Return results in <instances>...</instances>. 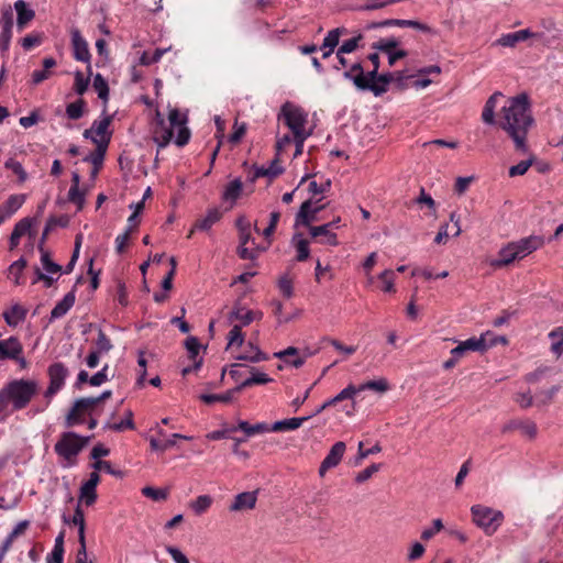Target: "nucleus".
I'll return each mask as SVG.
<instances>
[{"label": "nucleus", "instance_id": "obj_6", "mask_svg": "<svg viewBox=\"0 0 563 563\" xmlns=\"http://www.w3.org/2000/svg\"><path fill=\"white\" fill-rule=\"evenodd\" d=\"M47 375L49 384L44 391V397L51 401V399L64 387L65 380L68 376L67 367L60 363H53L47 368Z\"/></svg>", "mask_w": 563, "mask_h": 563}, {"label": "nucleus", "instance_id": "obj_56", "mask_svg": "<svg viewBox=\"0 0 563 563\" xmlns=\"http://www.w3.org/2000/svg\"><path fill=\"white\" fill-rule=\"evenodd\" d=\"M378 278L383 283V290L385 292H394V282H395V273L391 269H385L383 273L379 274Z\"/></svg>", "mask_w": 563, "mask_h": 563}, {"label": "nucleus", "instance_id": "obj_16", "mask_svg": "<svg viewBox=\"0 0 563 563\" xmlns=\"http://www.w3.org/2000/svg\"><path fill=\"white\" fill-rule=\"evenodd\" d=\"M394 78L395 74L384 73L378 75L377 80H367L366 82H363L360 78L357 84L364 87V90H369L375 96H382L388 90V86L394 80Z\"/></svg>", "mask_w": 563, "mask_h": 563}, {"label": "nucleus", "instance_id": "obj_27", "mask_svg": "<svg viewBox=\"0 0 563 563\" xmlns=\"http://www.w3.org/2000/svg\"><path fill=\"white\" fill-rule=\"evenodd\" d=\"M31 227L32 219L30 218H24L15 223L9 240L10 250H13L19 245L20 239L31 230Z\"/></svg>", "mask_w": 563, "mask_h": 563}, {"label": "nucleus", "instance_id": "obj_5", "mask_svg": "<svg viewBox=\"0 0 563 563\" xmlns=\"http://www.w3.org/2000/svg\"><path fill=\"white\" fill-rule=\"evenodd\" d=\"M472 520L486 536H493L504 521V514L483 505L471 507Z\"/></svg>", "mask_w": 563, "mask_h": 563}, {"label": "nucleus", "instance_id": "obj_13", "mask_svg": "<svg viewBox=\"0 0 563 563\" xmlns=\"http://www.w3.org/2000/svg\"><path fill=\"white\" fill-rule=\"evenodd\" d=\"M519 260L525 258L532 252L537 251L544 244L542 236L530 235L528 238L520 239L517 242H510Z\"/></svg>", "mask_w": 563, "mask_h": 563}, {"label": "nucleus", "instance_id": "obj_47", "mask_svg": "<svg viewBox=\"0 0 563 563\" xmlns=\"http://www.w3.org/2000/svg\"><path fill=\"white\" fill-rule=\"evenodd\" d=\"M97 500V492L96 487L89 486L87 484H82L80 487V495H79V501L80 505L81 501H84L87 506H91Z\"/></svg>", "mask_w": 563, "mask_h": 563}, {"label": "nucleus", "instance_id": "obj_59", "mask_svg": "<svg viewBox=\"0 0 563 563\" xmlns=\"http://www.w3.org/2000/svg\"><path fill=\"white\" fill-rule=\"evenodd\" d=\"M361 40L362 35L358 34L357 36L344 41L338 49V55H344L354 52L357 48L358 42Z\"/></svg>", "mask_w": 563, "mask_h": 563}, {"label": "nucleus", "instance_id": "obj_39", "mask_svg": "<svg viewBox=\"0 0 563 563\" xmlns=\"http://www.w3.org/2000/svg\"><path fill=\"white\" fill-rule=\"evenodd\" d=\"M213 499L211 496L200 495L190 501L189 507L197 516H201L211 507Z\"/></svg>", "mask_w": 563, "mask_h": 563}, {"label": "nucleus", "instance_id": "obj_26", "mask_svg": "<svg viewBox=\"0 0 563 563\" xmlns=\"http://www.w3.org/2000/svg\"><path fill=\"white\" fill-rule=\"evenodd\" d=\"M516 260H519V257L516 254V251L514 250L511 243H508L498 252V258L493 260L490 262V265L495 268H501L510 265Z\"/></svg>", "mask_w": 563, "mask_h": 563}, {"label": "nucleus", "instance_id": "obj_35", "mask_svg": "<svg viewBox=\"0 0 563 563\" xmlns=\"http://www.w3.org/2000/svg\"><path fill=\"white\" fill-rule=\"evenodd\" d=\"M255 368H252V376L243 380L235 387V390L242 391L244 388L250 387L252 385H264L272 382V378L268 377L267 374L261 372H254Z\"/></svg>", "mask_w": 563, "mask_h": 563}, {"label": "nucleus", "instance_id": "obj_53", "mask_svg": "<svg viewBox=\"0 0 563 563\" xmlns=\"http://www.w3.org/2000/svg\"><path fill=\"white\" fill-rule=\"evenodd\" d=\"M533 162H534V156L530 155V157L528 159L521 161L517 165L511 166L508 172L509 176L515 177V176L525 175L528 172L529 167L533 165Z\"/></svg>", "mask_w": 563, "mask_h": 563}, {"label": "nucleus", "instance_id": "obj_14", "mask_svg": "<svg viewBox=\"0 0 563 563\" xmlns=\"http://www.w3.org/2000/svg\"><path fill=\"white\" fill-rule=\"evenodd\" d=\"M71 46L73 55L76 60L88 64L90 63L91 55L88 48V43L81 36V33L78 29L71 30Z\"/></svg>", "mask_w": 563, "mask_h": 563}, {"label": "nucleus", "instance_id": "obj_63", "mask_svg": "<svg viewBox=\"0 0 563 563\" xmlns=\"http://www.w3.org/2000/svg\"><path fill=\"white\" fill-rule=\"evenodd\" d=\"M379 468H380L379 464H372V465L367 466L366 468H364L363 471L357 473V475L355 477V482L358 484H362V483L368 481L375 473H377L379 471Z\"/></svg>", "mask_w": 563, "mask_h": 563}, {"label": "nucleus", "instance_id": "obj_7", "mask_svg": "<svg viewBox=\"0 0 563 563\" xmlns=\"http://www.w3.org/2000/svg\"><path fill=\"white\" fill-rule=\"evenodd\" d=\"M90 402L85 397L76 399L65 417L64 426L73 428L85 423L87 421L86 417L91 416V412H93Z\"/></svg>", "mask_w": 563, "mask_h": 563}, {"label": "nucleus", "instance_id": "obj_25", "mask_svg": "<svg viewBox=\"0 0 563 563\" xmlns=\"http://www.w3.org/2000/svg\"><path fill=\"white\" fill-rule=\"evenodd\" d=\"M76 296L75 291L71 290L64 296V298L56 303L51 311V321L64 317L75 305Z\"/></svg>", "mask_w": 563, "mask_h": 563}, {"label": "nucleus", "instance_id": "obj_60", "mask_svg": "<svg viewBox=\"0 0 563 563\" xmlns=\"http://www.w3.org/2000/svg\"><path fill=\"white\" fill-rule=\"evenodd\" d=\"M295 246L297 251L296 260L298 262L306 261L310 254L309 242L305 239H298Z\"/></svg>", "mask_w": 563, "mask_h": 563}, {"label": "nucleus", "instance_id": "obj_20", "mask_svg": "<svg viewBox=\"0 0 563 563\" xmlns=\"http://www.w3.org/2000/svg\"><path fill=\"white\" fill-rule=\"evenodd\" d=\"M14 9L18 14V18H16L18 30L22 31L34 19L35 12L33 9L27 7V4L24 0L15 1Z\"/></svg>", "mask_w": 563, "mask_h": 563}, {"label": "nucleus", "instance_id": "obj_11", "mask_svg": "<svg viewBox=\"0 0 563 563\" xmlns=\"http://www.w3.org/2000/svg\"><path fill=\"white\" fill-rule=\"evenodd\" d=\"M386 26L412 27L424 33H435L429 25L416 20L387 19L380 22H372L367 29H377Z\"/></svg>", "mask_w": 563, "mask_h": 563}, {"label": "nucleus", "instance_id": "obj_50", "mask_svg": "<svg viewBox=\"0 0 563 563\" xmlns=\"http://www.w3.org/2000/svg\"><path fill=\"white\" fill-rule=\"evenodd\" d=\"M550 339L558 338V341H553L551 345V351L556 354V356H561L563 353V328L559 327L549 333Z\"/></svg>", "mask_w": 563, "mask_h": 563}, {"label": "nucleus", "instance_id": "obj_52", "mask_svg": "<svg viewBox=\"0 0 563 563\" xmlns=\"http://www.w3.org/2000/svg\"><path fill=\"white\" fill-rule=\"evenodd\" d=\"M85 101L79 99L66 107V114L70 120H78L84 114Z\"/></svg>", "mask_w": 563, "mask_h": 563}, {"label": "nucleus", "instance_id": "obj_62", "mask_svg": "<svg viewBox=\"0 0 563 563\" xmlns=\"http://www.w3.org/2000/svg\"><path fill=\"white\" fill-rule=\"evenodd\" d=\"M68 199L70 202L77 205L80 210L85 205V192L80 191L79 187L76 188V186H70Z\"/></svg>", "mask_w": 563, "mask_h": 563}, {"label": "nucleus", "instance_id": "obj_19", "mask_svg": "<svg viewBox=\"0 0 563 563\" xmlns=\"http://www.w3.org/2000/svg\"><path fill=\"white\" fill-rule=\"evenodd\" d=\"M111 123V117H104L100 121H95L92 126L84 132L86 139H91L96 144L101 143L110 134H107V130Z\"/></svg>", "mask_w": 563, "mask_h": 563}, {"label": "nucleus", "instance_id": "obj_4", "mask_svg": "<svg viewBox=\"0 0 563 563\" xmlns=\"http://www.w3.org/2000/svg\"><path fill=\"white\" fill-rule=\"evenodd\" d=\"M90 439L91 437H81L73 431L64 432L55 443L54 450L56 454L67 461L69 465H74L77 455L88 444Z\"/></svg>", "mask_w": 563, "mask_h": 563}, {"label": "nucleus", "instance_id": "obj_41", "mask_svg": "<svg viewBox=\"0 0 563 563\" xmlns=\"http://www.w3.org/2000/svg\"><path fill=\"white\" fill-rule=\"evenodd\" d=\"M64 522L66 523H73L75 526L78 527V539H84L85 538V516H84V511L81 510L80 508V505L77 504V507L75 509V512H74V516L70 520H68L65 516H64Z\"/></svg>", "mask_w": 563, "mask_h": 563}, {"label": "nucleus", "instance_id": "obj_61", "mask_svg": "<svg viewBox=\"0 0 563 563\" xmlns=\"http://www.w3.org/2000/svg\"><path fill=\"white\" fill-rule=\"evenodd\" d=\"M168 121L170 124V128H180L186 125L187 123V115L183 114L178 111V109H172L168 114Z\"/></svg>", "mask_w": 563, "mask_h": 563}, {"label": "nucleus", "instance_id": "obj_32", "mask_svg": "<svg viewBox=\"0 0 563 563\" xmlns=\"http://www.w3.org/2000/svg\"><path fill=\"white\" fill-rule=\"evenodd\" d=\"M236 360L247 361L251 363H258L261 361H266L268 356L260 350L258 346L254 345L252 342H249V349L244 353L236 355Z\"/></svg>", "mask_w": 563, "mask_h": 563}, {"label": "nucleus", "instance_id": "obj_24", "mask_svg": "<svg viewBox=\"0 0 563 563\" xmlns=\"http://www.w3.org/2000/svg\"><path fill=\"white\" fill-rule=\"evenodd\" d=\"M27 310L20 303H14L9 310L3 311L2 317L9 327H16L26 318Z\"/></svg>", "mask_w": 563, "mask_h": 563}, {"label": "nucleus", "instance_id": "obj_33", "mask_svg": "<svg viewBox=\"0 0 563 563\" xmlns=\"http://www.w3.org/2000/svg\"><path fill=\"white\" fill-rule=\"evenodd\" d=\"M103 429L112 430L115 432H122L126 429L134 430L135 424L133 421V412L131 410H128L125 412V418H122V420L119 422H110V421L106 422V424L103 426Z\"/></svg>", "mask_w": 563, "mask_h": 563}, {"label": "nucleus", "instance_id": "obj_29", "mask_svg": "<svg viewBox=\"0 0 563 563\" xmlns=\"http://www.w3.org/2000/svg\"><path fill=\"white\" fill-rule=\"evenodd\" d=\"M255 319V312L252 310H245L240 306V303H235L232 311L229 314V320H239L241 321V325H249Z\"/></svg>", "mask_w": 563, "mask_h": 563}, {"label": "nucleus", "instance_id": "obj_1", "mask_svg": "<svg viewBox=\"0 0 563 563\" xmlns=\"http://www.w3.org/2000/svg\"><path fill=\"white\" fill-rule=\"evenodd\" d=\"M534 124L529 98L526 93L509 98L501 109L499 128L512 140L516 151L528 153L527 136Z\"/></svg>", "mask_w": 563, "mask_h": 563}, {"label": "nucleus", "instance_id": "obj_46", "mask_svg": "<svg viewBox=\"0 0 563 563\" xmlns=\"http://www.w3.org/2000/svg\"><path fill=\"white\" fill-rule=\"evenodd\" d=\"M93 88L98 93V97L104 102L109 99V86L107 80L101 74H97L93 78Z\"/></svg>", "mask_w": 563, "mask_h": 563}, {"label": "nucleus", "instance_id": "obj_10", "mask_svg": "<svg viewBox=\"0 0 563 563\" xmlns=\"http://www.w3.org/2000/svg\"><path fill=\"white\" fill-rule=\"evenodd\" d=\"M532 37H540L539 34L532 32L530 29L519 30L512 33L501 34L494 43L493 46L510 47L514 48L518 43L525 42Z\"/></svg>", "mask_w": 563, "mask_h": 563}, {"label": "nucleus", "instance_id": "obj_48", "mask_svg": "<svg viewBox=\"0 0 563 563\" xmlns=\"http://www.w3.org/2000/svg\"><path fill=\"white\" fill-rule=\"evenodd\" d=\"M142 494L154 501L166 500L168 497V490L166 488H155L152 486L142 488Z\"/></svg>", "mask_w": 563, "mask_h": 563}, {"label": "nucleus", "instance_id": "obj_17", "mask_svg": "<svg viewBox=\"0 0 563 563\" xmlns=\"http://www.w3.org/2000/svg\"><path fill=\"white\" fill-rule=\"evenodd\" d=\"M256 501V492H243L234 496L232 504L229 506V510L231 512L252 510L255 508Z\"/></svg>", "mask_w": 563, "mask_h": 563}, {"label": "nucleus", "instance_id": "obj_3", "mask_svg": "<svg viewBox=\"0 0 563 563\" xmlns=\"http://www.w3.org/2000/svg\"><path fill=\"white\" fill-rule=\"evenodd\" d=\"M277 119L291 131L294 136L311 135V131L306 129L308 123L307 112L289 101L282 106Z\"/></svg>", "mask_w": 563, "mask_h": 563}, {"label": "nucleus", "instance_id": "obj_2", "mask_svg": "<svg viewBox=\"0 0 563 563\" xmlns=\"http://www.w3.org/2000/svg\"><path fill=\"white\" fill-rule=\"evenodd\" d=\"M38 383L35 379H12L0 389V412L12 407L19 411L29 406L38 393Z\"/></svg>", "mask_w": 563, "mask_h": 563}, {"label": "nucleus", "instance_id": "obj_44", "mask_svg": "<svg viewBox=\"0 0 563 563\" xmlns=\"http://www.w3.org/2000/svg\"><path fill=\"white\" fill-rule=\"evenodd\" d=\"M344 32L345 30L340 27L329 31L327 36L323 38L320 49H334L339 45L341 34Z\"/></svg>", "mask_w": 563, "mask_h": 563}, {"label": "nucleus", "instance_id": "obj_45", "mask_svg": "<svg viewBox=\"0 0 563 563\" xmlns=\"http://www.w3.org/2000/svg\"><path fill=\"white\" fill-rule=\"evenodd\" d=\"M26 267V260L21 257L18 261L13 262L9 266V277H13V282L15 285H21V276L23 273V269Z\"/></svg>", "mask_w": 563, "mask_h": 563}, {"label": "nucleus", "instance_id": "obj_9", "mask_svg": "<svg viewBox=\"0 0 563 563\" xmlns=\"http://www.w3.org/2000/svg\"><path fill=\"white\" fill-rule=\"evenodd\" d=\"M514 431H520L522 435L532 440L538 434L537 424L529 419H512L506 422L501 428V433L507 434Z\"/></svg>", "mask_w": 563, "mask_h": 563}, {"label": "nucleus", "instance_id": "obj_58", "mask_svg": "<svg viewBox=\"0 0 563 563\" xmlns=\"http://www.w3.org/2000/svg\"><path fill=\"white\" fill-rule=\"evenodd\" d=\"M173 137V129L162 126L159 130L155 131L154 140L158 144L159 147H165Z\"/></svg>", "mask_w": 563, "mask_h": 563}, {"label": "nucleus", "instance_id": "obj_37", "mask_svg": "<svg viewBox=\"0 0 563 563\" xmlns=\"http://www.w3.org/2000/svg\"><path fill=\"white\" fill-rule=\"evenodd\" d=\"M243 189V184L240 178H235L234 180L230 181L223 194L222 199L225 201L235 202L236 199L241 196Z\"/></svg>", "mask_w": 563, "mask_h": 563}, {"label": "nucleus", "instance_id": "obj_34", "mask_svg": "<svg viewBox=\"0 0 563 563\" xmlns=\"http://www.w3.org/2000/svg\"><path fill=\"white\" fill-rule=\"evenodd\" d=\"M343 77L352 80L357 89L364 90V87L357 84L360 78L363 82L367 81V77L365 76L364 68L361 63L353 64L349 70L343 73Z\"/></svg>", "mask_w": 563, "mask_h": 563}, {"label": "nucleus", "instance_id": "obj_21", "mask_svg": "<svg viewBox=\"0 0 563 563\" xmlns=\"http://www.w3.org/2000/svg\"><path fill=\"white\" fill-rule=\"evenodd\" d=\"M222 217V212L219 210V208H210L207 211V214L197 220V222L194 225V229L189 232L188 238H191L194 230H201V231H208L211 229L213 224H216Z\"/></svg>", "mask_w": 563, "mask_h": 563}, {"label": "nucleus", "instance_id": "obj_23", "mask_svg": "<svg viewBox=\"0 0 563 563\" xmlns=\"http://www.w3.org/2000/svg\"><path fill=\"white\" fill-rule=\"evenodd\" d=\"M26 196L24 194L11 195L1 206L0 213L5 218L14 214L25 202Z\"/></svg>", "mask_w": 563, "mask_h": 563}, {"label": "nucleus", "instance_id": "obj_57", "mask_svg": "<svg viewBox=\"0 0 563 563\" xmlns=\"http://www.w3.org/2000/svg\"><path fill=\"white\" fill-rule=\"evenodd\" d=\"M4 167L11 169L15 175H18L20 183H24L26 180L27 174L20 162L10 158L4 163Z\"/></svg>", "mask_w": 563, "mask_h": 563}, {"label": "nucleus", "instance_id": "obj_64", "mask_svg": "<svg viewBox=\"0 0 563 563\" xmlns=\"http://www.w3.org/2000/svg\"><path fill=\"white\" fill-rule=\"evenodd\" d=\"M278 288L280 292L286 297L290 298L294 295V287H292V280L287 276H282L278 279Z\"/></svg>", "mask_w": 563, "mask_h": 563}, {"label": "nucleus", "instance_id": "obj_36", "mask_svg": "<svg viewBox=\"0 0 563 563\" xmlns=\"http://www.w3.org/2000/svg\"><path fill=\"white\" fill-rule=\"evenodd\" d=\"M239 393V390H235V387L227 390L223 394H202L200 395L201 401L205 404L211 405L216 401L220 402H231L234 399V396Z\"/></svg>", "mask_w": 563, "mask_h": 563}, {"label": "nucleus", "instance_id": "obj_55", "mask_svg": "<svg viewBox=\"0 0 563 563\" xmlns=\"http://www.w3.org/2000/svg\"><path fill=\"white\" fill-rule=\"evenodd\" d=\"M398 45L399 41L396 37H388L374 43L373 48L387 54L390 53Z\"/></svg>", "mask_w": 563, "mask_h": 563}, {"label": "nucleus", "instance_id": "obj_22", "mask_svg": "<svg viewBox=\"0 0 563 563\" xmlns=\"http://www.w3.org/2000/svg\"><path fill=\"white\" fill-rule=\"evenodd\" d=\"M312 238L322 236L323 240L320 242L323 244H328L331 246H336L339 244L336 234L331 230V224H322L317 227H310L309 231Z\"/></svg>", "mask_w": 563, "mask_h": 563}, {"label": "nucleus", "instance_id": "obj_28", "mask_svg": "<svg viewBox=\"0 0 563 563\" xmlns=\"http://www.w3.org/2000/svg\"><path fill=\"white\" fill-rule=\"evenodd\" d=\"M29 525H30V522L27 520H22L9 533V536L5 538V540L3 541V543L0 548V560L10 550L14 539L24 533V531L27 529Z\"/></svg>", "mask_w": 563, "mask_h": 563}, {"label": "nucleus", "instance_id": "obj_54", "mask_svg": "<svg viewBox=\"0 0 563 563\" xmlns=\"http://www.w3.org/2000/svg\"><path fill=\"white\" fill-rule=\"evenodd\" d=\"M356 394H358L357 386L350 384L344 389H342L338 395L330 398V402L336 405L343 400L353 399Z\"/></svg>", "mask_w": 563, "mask_h": 563}, {"label": "nucleus", "instance_id": "obj_38", "mask_svg": "<svg viewBox=\"0 0 563 563\" xmlns=\"http://www.w3.org/2000/svg\"><path fill=\"white\" fill-rule=\"evenodd\" d=\"M185 346L187 349L189 358L194 362V368L198 369L202 364L201 358L197 360L200 350V343L198 339L196 336L187 338L185 341Z\"/></svg>", "mask_w": 563, "mask_h": 563}, {"label": "nucleus", "instance_id": "obj_8", "mask_svg": "<svg viewBox=\"0 0 563 563\" xmlns=\"http://www.w3.org/2000/svg\"><path fill=\"white\" fill-rule=\"evenodd\" d=\"M496 344V340L487 343L486 335L482 334L478 338H470L459 343L457 346L451 350V355L459 356L462 358L467 352H486L488 347Z\"/></svg>", "mask_w": 563, "mask_h": 563}, {"label": "nucleus", "instance_id": "obj_42", "mask_svg": "<svg viewBox=\"0 0 563 563\" xmlns=\"http://www.w3.org/2000/svg\"><path fill=\"white\" fill-rule=\"evenodd\" d=\"M366 389L374 390L377 393H385L389 389V384L386 378H379L377 380H368L357 386L358 393Z\"/></svg>", "mask_w": 563, "mask_h": 563}, {"label": "nucleus", "instance_id": "obj_40", "mask_svg": "<svg viewBox=\"0 0 563 563\" xmlns=\"http://www.w3.org/2000/svg\"><path fill=\"white\" fill-rule=\"evenodd\" d=\"M38 249L41 252L43 271H45L46 274H59L62 272V266L52 261L49 252L45 251L42 245H40Z\"/></svg>", "mask_w": 563, "mask_h": 563}, {"label": "nucleus", "instance_id": "obj_12", "mask_svg": "<svg viewBox=\"0 0 563 563\" xmlns=\"http://www.w3.org/2000/svg\"><path fill=\"white\" fill-rule=\"evenodd\" d=\"M345 449H346V445L342 441L335 442L331 446L329 453L327 454L324 460L321 462V465L319 467V475L321 477H323L329 470L339 465V463L341 462V460L344 455Z\"/></svg>", "mask_w": 563, "mask_h": 563}, {"label": "nucleus", "instance_id": "obj_18", "mask_svg": "<svg viewBox=\"0 0 563 563\" xmlns=\"http://www.w3.org/2000/svg\"><path fill=\"white\" fill-rule=\"evenodd\" d=\"M19 354H23V345L19 338L10 336L0 341V360L18 358Z\"/></svg>", "mask_w": 563, "mask_h": 563}, {"label": "nucleus", "instance_id": "obj_49", "mask_svg": "<svg viewBox=\"0 0 563 563\" xmlns=\"http://www.w3.org/2000/svg\"><path fill=\"white\" fill-rule=\"evenodd\" d=\"M113 347L110 339L107 336V334L102 331H98V338L95 342V349L97 353L106 354Z\"/></svg>", "mask_w": 563, "mask_h": 563}, {"label": "nucleus", "instance_id": "obj_30", "mask_svg": "<svg viewBox=\"0 0 563 563\" xmlns=\"http://www.w3.org/2000/svg\"><path fill=\"white\" fill-rule=\"evenodd\" d=\"M109 142L110 137L108 136L101 143H98L96 151L86 156L84 161L91 163L93 167L101 168Z\"/></svg>", "mask_w": 563, "mask_h": 563}, {"label": "nucleus", "instance_id": "obj_43", "mask_svg": "<svg viewBox=\"0 0 563 563\" xmlns=\"http://www.w3.org/2000/svg\"><path fill=\"white\" fill-rule=\"evenodd\" d=\"M244 343V333L242 332V325L235 324L228 334L227 350L232 346H242Z\"/></svg>", "mask_w": 563, "mask_h": 563}, {"label": "nucleus", "instance_id": "obj_51", "mask_svg": "<svg viewBox=\"0 0 563 563\" xmlns=\"http://www.w3.org/2000/svg\"><path fill=\"white\" fill-rule=\"evenodd\" d=\"M168 49L169 48H156L152 55H150L147 52H144L140 57V64L143 66H150L152 64H155L161 60L163 55Z\"/></svg>", "mask_w": 563, "mask_h": 563}, {"label": "nucleus", "instance_id": "obj_15", "mask_svg": "<svg viewBox=\"0 0 563 563\" xmlns=\"http://www.w3.org/2000/svg\"><path fill=\"white\" fill-rule=\"evenodd\" d=\"M319 209H313L311 199L303 201L295 217V227H306L310 230L312 222L317 220Z\"/></svg>", "mask_w": 563, "mask_h": 563}, {"label": "nucleus", "instance_id": "obj_31", "mask_svg": "<svg viewBox=\"0 0 563 563\" xmlns=\"http://www.w3.org/2000/svg\"><path fill=\"white\" fill-rule=\"evenodd\" d=\"M311 416L306 417H295L280 421H276L272 426V431H286V430H296L298 429L305 421L309 420Z\"/></svg>", "mask_w": 563, "mask_h": 563}]
</instances>
